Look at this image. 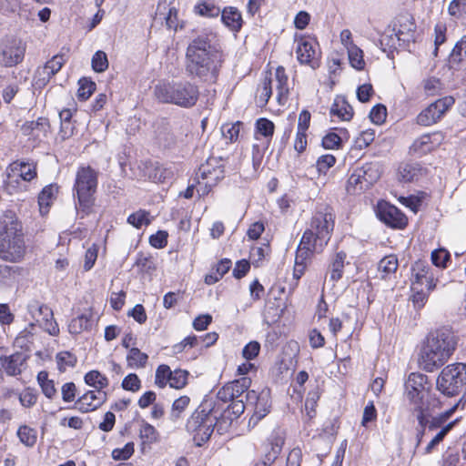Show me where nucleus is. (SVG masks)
Segmentation results:
<instances>
[{
  "label": "nucleus",
  "mask_w": 466,
  "mask_h": 466,
  "mask_svg": "<svg viewBox=\"0 0 466 466\" xmlns=\"http://www.w3.org/2000/svg\"><path fill=\"white\" fill-rule=\"evenodd\" d=\"M25 47L20 40L6 41L0 50V64L5 66H13L24 59Z\"/></svg>",
  "instance_id": "nucleus-15"
},
{
  "label": "nucleus",
  "mask_w": 466,
  "mask_h": 466,
  "mask_svg": "<svg viewBox=\"0 0 466 466\" xmlns=\"http://www.w3.org/2000/svg\"><path fill=\"white\" fill-rule=\"evenodd\" d=\"M25 246L20 224L12 217L0 219V258L18 262L24 257Z\"/></svg>",
  "instance_id": "nucleus-4"
},
{
  "label": "nucleus",
  "mask_w": 466,
  "mask_h": 466,
  "mask_svg": "<svg viewBox=\"0 0 466 466\" xmlns=\"http://www.w3.org/2000/svg\"><path fill=\"white\" fill-rule=\"evenodd\" d=\"M411 270V289H419V288H423V285L426 286L429 292L435 289L436 283L434 282L433 276L429 274V268L423 262H415Z\"/></svg>",
  "instance_id": "nucleus-19"
},
{
  "label": "nucleus",
  "mask_w": 466,
  "mask_h": 466,
  "mask_svg": "<svg viewBox=\"0 0 466 466\" xmlns=\"http://www.w3.org/2000/svg\"><path fill=\"white\" fill-rule=\"evenodd\" d=\"M243 126L242 122L237 121L233 124H224L221 127L222 136L230 143L238 140L240 128Z\"/></svg>",
  "instance_id": "nucleus-47"
},
{
  "label": "nucleus",
  "mask_w": 466,
  "mask_h": 466,
  "mask_svg": "<svg viewBox=\"0 0 466 466\" xmlns=\"http://www.w3.org/2000/svg\"><path fill=\"white\" fill-rule=\"evenodd\" d=\"M195 9L198 15L208 17H217L221 13L218 6L215 5L213 3L206 1L198 4Z\"/></svg>",
  "instance_id": "nucleus-53"
},
{
  "label": "nucleus",
  "mask_w": 466,
  "mask_h": 466,
  "mask_svg": "<svg viewBox=\"0 0 466 466\" xmlns=\"http://www.w3.org/2000/svg\"><path fill=\"white\" fill-rule=\"evenodd\" d=\"M368 188V187L363 185V179L359 170H354L347 181V192L350 195H357Z\"/></svg>",
  "instance_id": "nucleus-37"
},
{
  "label": "nucleus",
  "mask_w": 466,
  "mask_h": 466,
  "mask_svg": "<svg viewBox=\"0 0 466 466\" xmlns=\"http://www.w3.org/2000/svg\"><path fill=\"white\" fill-rule=\"evenodd\" d=\"M154 95L161 103L190 108L198 100L199 89L187 80L160 81L154 87Z\"/></svg>",
  "instance_id": "nucleus-3"
},
{
  "label": "nucleus",
  "mask_w": 466,
  "mask_h": 466,
  "mask_svg": "<svg viewBox=\"0 0 466 466\" xmlns=\"http://www.w3.org/2000/svg\"><path fill=\"white\" fill-rule=\"evenodd\" d=\"M79 88L77 90V97L79 100L86 101L87 100L93 92L96 90L95 82L83 77L78 81Z\"/></svg>",
  "instance_id": "nucleus-48"
},
{
  "label": "nucleus",
  "mask_w": 466,
  "mask_h": 466,
  "mask_svg": "<svg viewBox=\"0 0 466 466\" xmlns=\"http://www.w3.org/2000/svg\"><path fill=\"white\" fill-rule=\"evenodd\" d=\"M92 321L89 316L82 314L71 320L68 329L70 333L79 334L91 327Z\"/></svg>",
  "instance_id": "nucleus-44"
},
{
  "label": "nucleus",
  "mask_w": 466,
  "mask_h": 466,
  "mask_svg": "<svg viewBox=\"0 0 466 466\" xmlns=\"http://www.w3.org/2000/svg\"><path fill=\"white\" fill-rule=\"evenodd\" d=\"M58 193V186L50 184L46 186L38 196L39 209L42 214L47 213L48 208Z\"/></svg>",
  "instance_id": "nucleus-28"
},
{
  "label": "nucleus",
  "mask_w": 466,
  "mask_h": 466,
  "mask_svg": "<svg viewBox=\"0 0 466 466\" xmlns=\"http://www.w3.org/2000/svg\"><path fill=\"white\" fill-rule=\"evenodd\" d=\"M64 54H57L54 56L46 65L37 70L38 80L37 83L46 85L50 78L55 76L66 63Z\"/></svg>",
  "instance_id": "nucleus-21"
},
{
  "label": "nucleus",
  "mask_w": 466,
  "mask_h": 466,
  "mask_svg": "<svg viewBox=\"0 0 466 466\" xmlns=\"http://www.w3.org/2000/svg\"><path fill=\"white\" fill-rule=\"evenodd\" d=\"M256 129L265 137H270L274 133V124L267 118H259L256 122Z\"/></svg>",
  "instance_id": "nucleus-62"
},
{
  "label": "nucleus",
  "mask_w": 466,
  "mask_h": 466,
  "mask_svg": "<svg viewBox=\"0 0 466 466\" xmlns=\"http://www.w3.org/2000/svg\"><path fill=\"white\" fill-rule=\"evenodd\" d=\"M431 137L432 136L431 134H424L418 137L410 146V151L418 157L431 152L434 147Z\"/></svg>",
  "instance_id": "nucleus-29"
},
{
  "label": "nucleus",
  "mask_w": 466,
  "mask_h": 466,
  "mask_svg": "<svg viewBox=\"0 0 466 466\" xmlns=\"http://www.w3.org/2000/svg\"><path fill=\"white\" fill-rule=\"evenodd\" d=\"M18 399L23 407L31 408L36 403L38 393L35 389L26 388L19 393Z\"/></svg>",
  "instance_id": "nucleus-56"
},
{
  "label": "nucleus",
  "mask_w": 466,
  "mask_h": 466,
  "mask_svg": "<svg viewBox=\"0 0 466 466\" xmlns=\"http://www.w3.org/2000/svg\"><path fill=\"white\" fill-rule=\"evenodd\" d=\"M172 375V370L168 365L161 364L157 367L155 376V384L163 389L169 384V378Z\"/></svg>",
  "instance_id": "nucleus-49"
},
{
  "label": "nucleus",
  "mask_w": 466,
  "mask_h": 466,
  "mask_svg": "<svg viewBox=\"0 0 466 466\" xmlns=\"http://www.w3.org/2000/svg\"><path fill=\"white\" fill-rule=\"evenodd\" d=\"M466 59V35H463L453 47L450 55V63L460 64Z\"/></svg>",
  "instance_id": "nucleus-45"
},
{
  "label": "nucleus",
  "mask_w": 466,
  "mask_h": 466,
  "mask_svg": "<svg viewBox=\"0 0 466 466\" xmlns=\"http://www.w3.org/2000/svg\"><path fill=\"white\" fill-rule=\"evenodd\" d=\"M429 407L427 404L413 406V413L418 420V428H428L430 426L431 416L429 415Z\"/></svg>",
  "instance_id": "nucleus-50"
},
{
  "label": "nucleus",
  "mask_w": 466,
  "mask_h": 466,
  "mask_svg": "<svg viewBox=\"0 0 466 466\" xmlns=\"http://www.w3.org/2000/svg\"><path fill=\"white\" fill-rule=\"evenodd\" d=\"M21 268L17 266L0 264V281L6 286L13 285L20 275Z\"/></svg>",
  "instance_id": "nucleus-36"
},
{
  "label": "nucleus",
  "mask_w": 466,
  "mask_h": 466,
  "mask_svg": "<svg viewBox=\"0 0 466 466\" xmlns=\"http://www.w3.org/2000/svg\"><path fill=\"white\" fill-rule=\"evenodd\" d=\"M217 416L211 410H196L187 422V430L193 435L194 441L201 446L208 441L217 424Z\"/></svg>",
  "instance_id": "nucleus-8"
},
{
  "label": "nucleus",
  "mask_w": 466,
  "mask_h": 466,
  "mask_svg": "<svg viewBox=\"0 0 466 466\" xmlns=\"http://www.w3.org/2000/svg\"><path fill=\"white\" fill-rule=\"evenodd\" d=\"M245 400L247 405H254V413L249 419L248 425L255 426L271 410L270 390L265 388L259 393L253 390H249L245 395Z\"/></svg>",
  "instance_id": "nucleus-10"
},
{
  "label": "nucleus",
  "mask_w": 466,
  "mask_h": 466,
  "mask_svg": "<svg viewBox=\"0 0 466 466\" xmlns=\"http://www.w3.org/2000/svg\"><path fill=\"white\" fill-rule=\"evenodd\" d=\"M284 439L278 433H273L264 446L262 457L256 462L255 466H270L281 452Z\"/></svg>",
  "instance_id": "nucleus-18"
},
{
  "label": "nucleus",
  "mask_w": 466,
  "mask_h": 466,
  "mask_svg": "<svg viewBox=\"0 0 466 466\" xmlns=\"http://www.w3.org/2000/svg\"><path fill=\"white\" fill-rule=\"evenodd\" d=\"M398 267V258L396 255L391 254L380 259L378 265V270L381 273V278L386 279L389 275L394 274Z\"/></svg>",
  "instance_id": "nucleus-35"
},
{
  "label": "nucleus",
  "mask_w": 466,
  "mask_h": 466,
  "mask_svg": "<svg viewBox=\"0 0 466 466\" xmlns=\"http://www.w3.org/2000/svg\"><path fill=\"white\" fill-rule=\"evenodd\" d=\"M37 381L41 387L43 394L48 398L53 399L56 394L55 383L52 380L48 379V373L45 370L40 371L37 374Z\"/></svg>",
  "instance_id": "nucleus-39"
},
{
  "label": "nucleus",
  "mask_w": 466,
  "mask_h": 466,
  "mask_svg": "<svg viewBox=\"0 0 466 466\" xmlns=\"http://www.w3.org/2000/svg\"><path fill=\"white\" fill-rule=\"evenodd\" d=\"M416 25L409 15H399L392 23L390 31V39L387 45L395 46L396 43L400 46L406 47L415 41Z\"/></svg>",
  "instance_id": "nucleus-9"
},
{
  "label": "nucleus",
  "mask_w": 466,
  "mask_h": 466,
  "mask_svg": "<svg viewBox=\"0 0 466 466\" xmlns=\"http://www.w3.org/2000/svg\"><path fill=\"white\" fill-rule=\"evenodd\" d=\"M455 348L456 341L451 330L439 329L430 332L420 351V366L427 372L435 371L448 361Z\"/></svg>",
  "instance_id": "nucleus-2"
},
{
  "label": "nucleus",
  "mask_w": 466,
  "mask_h": 466,
  "mask_svg": "<svg viewBox=\"0 0 466 466\" xmlns=\"http://www.w3.org/2000/svg\"><path fill=\"white\" fill-rule=\"evenodd\" d=\"M458 422L459 419H456L443 426L427 444L424 449V454H431Z\"/></svg>",
  "instance_id": "nucleus-32"
},
{
  "label": "nucleus",
  "mask_w": 466,
  "mask_h": 466,
  "mask_svg": "<svg viewBox=\"0 0 466 466\" xmlns=\"http://www.w3.org/2000/svg\"><path fill=\"white\" fill-rule=\"evenodd\" d=\"M346 258L347 255L344 251H339L331 258L329 271L332 281L337 282L342 278Z\"/></svg>",
  "instance_id": "nucleus-27"
},
{
  "label": "nucleus",
  "mask_w": 466,
  "mask_h": 466,
  "mask_svg": "<svg viewBox=\"0 0 466 466\" xmlns=\"http://www.w3.org/2000/svg\"><path fill=\"white\" fill-rule=\"evenodd\" d=\"M466 386V364L457 362L447 365L439 374L436 388L444 396L458 395Z\"/></svg>",
  "instance_id": "nucleus-7"
},
{
  "label": "nucleus",
  "mask_w": 466,
  "mask_h": 466,
  "mask_svg": "<svg viewBox=\"0 0 466 466\" xmlns=\"http://www.w3.org/2000/svg\"><path fill=\"white\" fill-rule=\"evenodd\" d=\"M421 168L417 163H404L399 167V177L403 182H412L418 179Z\"/></svg>",
  "instance_id": "nucleus-34"
},
{
  "label": "nucleus",
  "mask_w": 466,
  "mask_h": 466,
  "mask_svg": "<svg viewBox=\"0 0 466 466\" xmlns=\"http://www.w3.org/2000/svg\"><path fill=\"white\" fill-rule=\"evenodd\" d=\"M17 436L26 447H33L37 440L36 431L27 425H22L18 428Z\"/></svg>",
  "instance_id": "nucleus-41"
},
{
  "label": "nucleus",
  "mask_w": 466,
  "mask_h": 466,
  "mask_svg": "<svg viewBox=\"0 0 466 466\" xmlns=\"http://www.w3.org/2000/svg\"><path fill=\"white\" fill-rule=\"evenodd\" d=\"M122 388L125 390L136 392L141 388V380L135 373H130L126 376L122 381Z\"/></svg>",
  "instance_id": "nucleus-63"
},
{
  "label": "nucleus",
  "mask_w": 466,
  "mask_h": 466,
  "mask_svg": "<svg viewBox=\"0 0 466 466\" xmlns=\"http://www.w3.org/2000/svg\"><path fill=\"white\" fill-rule=\"evenodd\" d=\"M323 249H318L314 244L311 246L303 243V238L300 239L295 258V264L307 267L308 261L313 253H320Z\"/></svg>",
  "instance_id": "nucleus-30"
},
{
  "label": "nucleus",
  "mask_w": 466,
  "mask_h": 466,
  "mask_svg": "<svg viewBox=\"0 0 466 466\" xmlns=\"http://www.w3.org/2000/svg\"><path fill=\"white\" fill-rule=\"evenodd\" d=\"M134 266L140 273H150L156 269L154 258L149 254L139 252L137 256Z\"/></svg>",
  "instance_id": "nucleus-40"
},
{
  "label": "nucleus",
  "mask_w": 466,
  "mask_h": 466,
  "mask_svg": "<svg viewBox=\"0 0 466 466\" xmlns=\"http://www.w3.org/2000/svg\"><path fill=\"white\" fill-rule=\"evenodd\" d=\"M251 380L248 377H242L238 380H235L231 382H228L230 390H232V394L234 396V400H239L242 395L248 390L250 387Z\"/></svg>",
  "instance_id": "nucleus-42"
},
{
  "label": "nucleus",
  "mask_w": 466,
  "mask_h": 466,
  "mask_svg": "<svg viewBox=\"0 0 466 466\" xmlns=\"http://www.w3.org/2000/svg\"><path fill=\"white\" fill-rule=\"evenodd\" d=\"M188 371L186 370L177 369L172 371L169 378V386L171 388L180 390L187 384Z\"/></svg>",
  "instance_id": "nucleus-46"
},
{
  "label": "nucleus",
  "mask_w": 466,
  "mask_h": 466,
  "mask_svg": "<svg viewBox=\"0 0 466 466\" xmlns=\"http://www.w3.org/2000/svg\"><path fill=\"white\" fill-rule=\"evenodd\" d=\"M317 43L313 40L301 39L296 49L298 60L300 64L309 65L312 68L319 66L316 51Z\"/></svg>",
  "instance_id": "nucleus-20"
},
{
  "label": "nucleus",
  "mask_w": 466,
  "mask_h": 466,
  "mask_svg": "<svg viewBox=\"0 0 466 466\" xmlns=\"http://www.w3.org/2000/svg\"><path fill=\"white\" fill-rule=\"evenodd\" d=\"M148 356L140 351L137 348H132L129 350V352L127 356V365L130 368H144L147 362Z\"/></svg>",
  "instance_id": "nucleus-38"
},
{
  "label": "nucleus",
  "mask_w": 466,
  "mask_h": 466,
  "mask_svg": "<svg viewBox=\"0 0 466 466\" xmlns=\"http://www.w3.org/2000/svg\"><path fill=\"white\" fill-rule=\"evenodd\" d=\"M56 361L58 369L61 371L66 370V368H73L76 364V357L69 351H62L56 355Z\"/></svg>",
  "instance_id": "nucleus-55"
},
{
  "label": "nucleus",
  "mask_w": 466,
  "mask_h": 466,
  "mask_svg": "<svg viewBox=\"0 0 466 466\" xmlns=\"http://www.w3.org/2000/svg\"><path fill=\"white\" fill-rule=\"evenodd\" d=\"M330 114L341 120L349 121L353 116V108L344 98H337L330 108Z\"/></svg>",
  "instance_id": "nucleus-31"
},
{
  "label": "nucleus",
  "mask_w": 466,
  "mask_h": 466,
  "mask_svg": "<svg viewBox=\"0 0 466 466\" xmlns=\"http://www.w3.org/2000/svg\"><path fill=\"white\" fill-rule=\"evenodd\" d=\"M377 216L380 221L395 228H403L408 222L406 216L400 209L385 201L378 204Z\"/></svg>",
  "instance_id": "nucleus-14"
},
{
  "label": "nucleus",
  "mask_w": 466,
  "mask_h": 466,
  "mask_svg": "<svg viewBox=\"0 0 466 466\" xmlns=\"http://www.w3.org/2000/svg\"><path fill=\"white\" fill-rule=\"evenodd\" d=\"M450 258L449 251L444 248L436 249L431 253V261L437 267L445 268Z\"/></svg>",
  "instance_id": "nucleus-64"
},
{
  "label": "nucleus",
  "mask_w": 466,
  "mask_h": 466,
  "mask_svg": "<svg viewBox=\"0 0 466 466\" xmlns=\"http://www.w3.org/2000/svg\"><path fill=\"white\" fill-rule=\"evenodd\" d=\"M221 20L223 24L233 32H238L241 29L242 16L236 7H225L221 11Z\"/></svg>",
  "instance_id": "nucleus-24"
},
{
  "label": "nucleus",
  "mask_w": 466,
  "mask_h": 466,
  "mask_svg": "<svg viewBox=\"0 0 466 466\" xmlns=\"http://www.w3.org/2000/svg\"><path fill=\"white\" fill-rule=\"evenodd\" d=\"M157 139L160 146L170 148L177 144V137L167 126H163L157 133Z\"/></svg>",
  "instance_id": "nucleus-43"
},
{
  "label": "nucleus",
  "mask_w": 466,
  "mask_h": 466,
  "mask_svg": "<svg viewBox=\"0 0 466 466\" xmlns=\"http://www.w3.org/2000/svg\"><path fill=\"white\" fill-rule=\"evenodd\" d=\"M224 62L217 36L210 31L198 35L186 50V72L202 82L216 83Z\"/></svg>",
  "instance_id": "nucleus-1"
},
{
  "label": "nucleus",
  "mask_w": 466,
  "mask_h": 466,
  "mask_svg": "<svg viewBox=\"0 0 466 466\" xmlns=\"http://www.w3.org/2000/svg\"><path fill=\"white\" fill-rule=\"evenodd\" d=\"M428 377L420 372H412L405 381V394L412 406L426 404L424 401L427 393L426 384Z\"/></svg>",
  "instance_id": "nucleus-12"
},
{
  "label": "nucleus",
  "mask_w": 466,
  "mask_h": 466,
  "mask_svg": "<svg viewBox=\"0 0 466 466\" xmlns=\"http://www.w3.org/2000/svg\"><path fill=\"white\" fill-rule=\"evenodd\" d=\"M335 225V217L330 207L320 208L313 215L309 228L302 235L303 243L314 244L318 249H323L330 239Z\"/></svg>",
  "instance_id": "nucleus-5"
},
{
  "label": "nucleus",
  "mask_w": 466,
  "mask_h": 466,
  "mask_svg": "<svg viewBox=\"0 0 466 466\" xmlns=\"http://www.w3.org/2000/svg\"><path fill=\"white\" fill-rule=\"evenodd\" d=\"M448 13L456 18L466 16V0H452L448 6Z\"/></svg>",
  "instance_id": "nucleus-59"
},
{
  "label": "nucleus",
  "mask_w": 466,
  "mask_h": 466,
  "mask_svg": "<svg viewBox=\"0 0 466 466\" xmlns=\"http://www.w3.org/2000/svg\"><path fill=\"white\" fill-rule=\"evenodd\" d=\"M348 51L349 60L352 67L357 70H361L365 66V62L363 60V52L358 46H350V50Z\"/></svg>",
  "instance_id": "nucleus-54"
},
{
  "label": "nucleus",
  "mask_w": 466,
  "mask_h": 466,
  "mask_svg": "<svg viewBox=\"0 0 466 466\" xmlns=\"http://www.w3.org/2000/svg\"><path fill=\"white\" fill-rule=\"evenodd\" d=\"M454 103L455 99L452 96L438 99L418 115L417 123L424 127L436 123Z\"/></svg>",
  "instance_id": "nucleus-13"
},
{
  "label": "nucleus",
  "mask_w": 466,
  "mask_h": 466,
  "mask_svg": "<svg viewBox=\"0 0 466 466\" xmlns=\"http://www.w3.org/2000/svg\"><path fill=\"white\" fill-rule=\"evenodd\" d=\"M387 116V108L381 104L374 106L370 112V118L376 125L382 124Z\"/></svg>",
  "instance_id": "nucleus-61"
},
{
  "label": "nucleus",
  "mask_w": 466,
  "mask_h": 466,
  "mask_svg": "<svg viewBox=\"0 0 466 466\" xmlns=\"http://www.w3.org/2000/svg\"><path fill=\"white\" fill-rule=\"evenodd\" d=\"M49 128V121L46 117H38L35 121H26L21 127L25 136L38 137L40 133L46 134Z\"/></svg>",
  "instance_id": "nucleus-26"
},
{
  "label": "nucleus",
  "mask_w": 466,
  "mask_h": 466,
  "mask_svg": "<svg viewBox=\"0 0 466 466\" xmlns=\"http://www.w3.org/2000/svg\"><path fill=\"white\" fill-rule=\"evenodd\" d=\"M149 212L140 209L132 213L127 218V222L137 228H140L143 225L147 226L151 223Z\"/></svg>",
  "instance_id": "nucleus-51"
},
{
  "label": "nucleus",
  "mask_w": 466,
  "mask_h": 466,
  "mask_svg": "<svg viewBox=\"0 0 466 466\" xmlns=\"http://www.w3.org/2000/svg\"><path fill=\"white\" fill-rule=\"evenodd\" d=\"M27 310L32 319L44 330L52 336H56L59 333L58 325L53 318V310L47 305L38 300H32L27 305Z\"/></svg>",
  "instance_id": "nucleus-11"
},
{
  "label": "nucleus",
  "mask_w": 466,
  "mask_h": 466,
  "mask_svg": "<svg viewBox=\"0 0 466 466\" xmlns=\"http://www.w3.org/2000/svg\"><path fill=\"white\" fill-rule=\"evenodd\" d=\"M106 400V391L88 390L76 400L73 408L82 413H87L97 410Z\"/></svg>",
  "instance_id": "nucleus-17"
},
{
  "label": "nucleus",
  "mask_w": 466,
  "mask_h": 466,
  "mask_svg": "<svg viewBox=\"0 0 466 466\" xmlns=\"http://www.w3.org/2000/svg\"><path fill=\"white\" fill-rule=\"evenodd\" d=\"M36 177V164L28 161H14L7 167V185L17 182L20 177L31 181Z\"/></svg>",
  "instance_id": "nucleus-16"
},
{
  "label": "nucleus",
  "mask_w": 466,
  "mask_h": 466,
  "mask_svg": "<svg viewBox=\"0 0 466 466\" xmlns=\"http://www.w3.org/2000/svg\"><path fill=\"white\" fill-rule=\"evenodd\" d=\"M98 173L91 167H80L76 176L74 190L76 192L78 208L88 214L94 205V195L97 187Z\"/></svg>",
  "instance_id": "nucleus-6"
},
{
  "label": "nucleus",
  "mask_w": 466,
  "mask_h": 466,
  "mask_svg": "<svg viewBox=\"0 0 466 466\" xmlns=\"http://www.w3.org/2000/svg\"><path fill=\"white\" fill-rule=\"evenodd\" d=\"M1 366L7 375L16 376L22 372V366L26 360L25 356L21 352L14 353L8 357L1 359Z\"/></svg>",
  "instance_id": "nucleus-22"
},
{
  "label": "nucleus",
  "mask_w": 466,
  "mask_h": 466,
  "mask_svg": "<svg viewBox=\"0 0 466 466\" xmlns=\"http://www.w3.org/2000/svg\"><path fill=\"white\" fill-rule=\"evenodd\" d=\"M84 380L86 384L95 388L96 391H104L103 390L106 388L109 384L106 376L96 370L88 371L85 375Z\"/></svg>",
  "instance_id": "nucleus-33"
},
{
  "label": "nucleus",
  "mask_w": 466,
  "mask_h": 466,
  "mask_svg": "<svg viewBox=\"0 0 466 466\" xmlns=\"http://www.w3.org/2000/svg\"><path fill=\"white\" fill-rule=\"evenodd\" d=\"M288 76L283 66H279L275 73L277 99L279 105H285L288 101L289 88L288 85Z\"/></svg>",
  "instance_id": "nucleus-23"
},
{
  "label": "nucleus",
  "mask_w": 466,
  "mask_h": 466,
  "mask_svg": "<svg viewBox=\"0 0 466 466\" xmlns=\"http://www.w3.org/2000/svg\"><path fill=\"white\" fill-rule=\"evenodd\" d=\"M190 402V399L187 396H181L177 399L173 404L170 411V420L176 421L181 416V413L187 409Z\"/></svg>",
  "instance_id": "nucleus-52"
},
{
  "label": "nucleus",
  "mask_w": 466,
  "mask_h": 466,
  "mask_svg": "<svg viewBox=\"0 0 466 466\" xmlns=\"http://www.w3.org/2000/svg\"><path fill=\"white\" fill-rule=\"evenodd\" d=\"M108 67L107 56L103 51H96L92 57V68L97 73L106 71Z\"/></svg>",
  "instance_id": "nucleus-58"
},
{
  "label": "nucleus",
  "mask_w": 466,
  "mask_h": 466,
  "mask_svg": "<svg viewBox=\"0 0 466 466\" xmlns=\"http://www.w3.org/2000/svg\"><path fill=\"white\" fill-rule=\"evenodd\" d=\"M139 436L144 443H153L157 441L158 433L154 426L147 422H144L141 425Z\"/></svg>",
  "instance_id": "nucleus-57"
},
{
  "label": "nucleus",
  "mask_w": 466,
  "mask_h": 466,
  "mask_svg": "<svg viewBox=\"0 0 466 466\" xmlns=\"http://www.w3.org/2000/svg\"><path fill=\"white\" fill-rule=\"evenodd\" d=\"M363 179V185L370 187L379 180L381 175L379 163H366L361 167L357 168Z\"/></svg>",
  "instance_id": "nucleus-25"
},
{
  "label": "nucleus",
  "mask_w": 466,
  "mask_h": 466,
  "mask_svg": "<svg viewBox=\"0 0 466 466\" xmlns=\"http://www.w3.org/2000/svg\"><path fill=\"white\" fill-rule=\"evenodd\" d=\"M336 157L327 154L319 157L316 163V168L319 174H326L327 171L335 165Z\"/></svg>",
  "instance_id": "nucleus-60"
}]
</instances>
